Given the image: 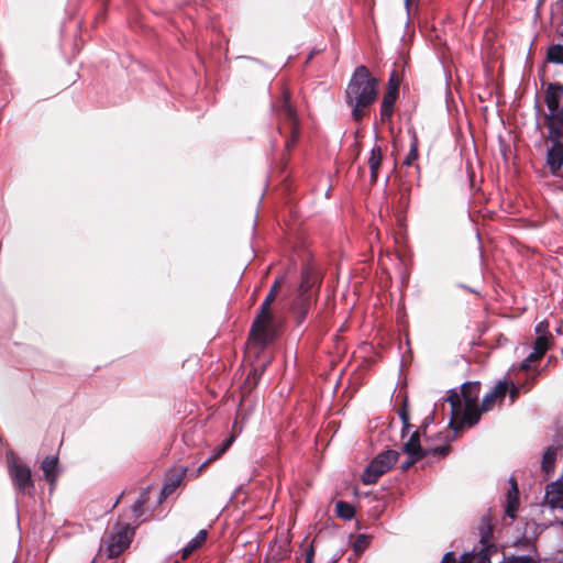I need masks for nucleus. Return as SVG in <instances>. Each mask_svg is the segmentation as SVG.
Here are the masks:
<instances>
[{"label": "nucleus", "instance_id": "c9c22d12", "mask_svg": "<svg viewBox=\"0 0 563 563\" xmlns=\"http://www.w3.org/2000/svg\"><path fill=\"white\" fill-rule=\"evenodd\" d=\"M508 391H509L510 400H511V402H514L518 398V396H519L520 386L511 384V386H510Z\"/></svg>", "mask_w": 563, "mask_h": 563}, {"label": "nucleus", "instance_id": "f704fd0d", "mask_svg": "<svg viewBox=\"0 0 563 563\" xmlns=\"http://www.w3.org/2000/svg\"><path fill=\"white\" fill-rule=\"evenodd\" d=\"M444 400L441 404H435L432 415L424 418L421 428L426 429L430 423L433 422L434 415L438 411L439 406H444Z\"/></svg>", "mask_w": 563, "mask_h": 563}, {"label": "nucleus", "instance_id": "2eb2a0df", "mask_svg": "<svg viewBox=\"0 0 563 563\" xmlns=\"http://www.w3.org/2000/svg\"><path fill=\"white\" fill-rule=\"evenodd\" d=\"M208 532L206 529H201L181 550V559H187L195 550L202 545L207 540Z\"/></svg>", "mask_w": 563, "mask_h": 563}, {"label": "nucleus", "instance_id": "2f4dec72", "mask_svg": "<svg viewBox=\"0 0 563 563\" xmlns=\"http://www.w3.org/2000/svg\"><path fill=\"white\" fill-rule=\"evenodd\" d=\"M534 331L538 334V336L552 338V335L549 333V323L547 321H540L539 323H537Z\"/></svg>", "mask_w": 563, "mask_h": 563}, {"label": "nucleus", "instance_id": "e433bc0d", "mask_svg": "<svg viewBox=\"0 0 563 563\" xmlns=\"http://www.w3.org/2000/svg\"><path fill=\"white\" fill-rule=\"evenodd\" d=\"M313 558H314V550H313L312 544H310L305 550V563H313Z\"/></svg>", "mask_w": 563, "mask_h": 563}, {"label": "nucleus", "instance_id": "9b49d317", "mask_svg": "<svg viewBox=\"0 0 563 563\" xmlns=\"http://www.w3.org/2000/svg\"><path fill=\"white\" fill-rule=\"evenodd\" d=\"M548 164L553 173L563 166V143L555 141L548 151Z\"/></svg>", "mask_w": 563, "mask_h": 563}, {"label": "nucleus", "instance_id": "a19ab883", "mask_svg": "<svg viewBox=\"0 0 563 563\" xmlns=\"http://www.w3.org/2000/svg\"><path fill=\"white\" fill-rule=\"evenodd\" d=\"M394 90V96L398 95V84L394 82L393 78L389 79L387 91Z\"/></svg>", "mask_w": 563, "mask_h": 563}, {"label": "nucleus", "instance_id": "0eeeda50", "mask_svg": "<svg viewBox=\"0 0 563 563\" xmlns=\"http://www.w3.org/2000/svg\"><path fill=\"white\" fill-rule=\"evenodd\" d=\"M9 475L13 483V486L18 490L19 494H31L34 489V484L32 481L31 470L27 465L18 462L12 459L9 462Z\"/></svg>", "mask_w": 563, "mask_h": 563}, {"label": "nucleus", "instance_id": "a878e982", "mask_svg": "<svg viewBox=\"0 0 563 563\" xmlns=\"http://www.w3.org/2000/svg\"><path fill=\"white\" fill-rule=\"evenodd\" d=\"M497 399H503L508 391V383L498 380V383L489 390Z\"/></svg>", "mask_w": 563, "mask_h": 563}, {"label": "nucleus", "instance_id": "7c9ffc66", "mask_svg": "<svg viewBox=\"0 0 563 563\" xmlns=\"http://www.w3.org/2000/svg\"><path fill=\"white\" fill-rule=\"evenodd\" d=\"M145 505L142 504V501H137L135 500L132 505V511L134 514V522L136 525H140L142 522V520L140 519L143 515V508H144Z\"/></svg>", "mask_w": 563, "mask_h": 563}, {"label": "nucleus", "instance_id": "1a4fd4ad", "mask_svg": "<svg viewBox=\"0 0 563 563\" xmlns=\"http://www.w3.org/2000/svg\"><path fill=\"white\" fill-rule=\"evenodd\" d=\"M134 533V528L129 523L119 526L114 531L106 547L108 558L113 559L119 556L130 544L131 538Z\"/></svg>", "mask_w": 563, "mask_h": 563}, {"label": "nucleus", "instance_id": "4be33fe9", "mask_svg": "<svg viewBox=\"0 0 563 563\" xmlns=\"http://www.w3.org/2000/svg\"><path fill=\"white\" fill-rule=\"evenodd\" d=\"M335 511L338 517L344 520H350L355 516L354 507L351 504L343 500H340L335 504Z\"/></svg>", "mask_w": 563, "mask_h": 563}, {"label": "nucleus", "instance_id": "f257e3e1", "mask_svg": "<svg viewBox=\"0 0 563 563\" xmlns=\"http://www.w3.org/2000/svg\"><path fill=\"white\" fill-rule=\"evenodd\" d=\"M345 98L352 108V118L360 121L377 98V79L371 76L367 67L361 65L355 68L346 87Z\"/></svg>", "mask_w": 563, "mask_h": 563}, {"label": "nucleus", "instance_id": "412c9836", "mask_svg": "<svg viewBox=\"0 0 563 563\" xmlns=\"http://www.w3.org/2000/svg\"><path fill=\"white\" fill-rule=\"evenodd\" d=\"M409 132L411 133V142L409 153L404 159V165L406 166H412L413 162L418 158V137L413 130H409Z\"/></svg>", "mask_w": 563, "mask_h": 563}, {"label": "nucleus", "instance_id": "09e8293b", "mask_svg": "<svg viewBox=\"0 0 563 563\" xmlns=\"http://www.w3.org/2000/svg\"><path fill=\"white\" fill-rule=\"evenodd\" d=\"M562 355H563V349H562Z\"/></svg>", "mask_w": 563, "mask_h": 563}, {"label": "nucleus", "instance_id": "20e7f679", "mask_svg": "<svg viewBox=\"0 0 563 563\" xmlns=\"http://www.w3.org/2000/svg\"><path fill=\"white\" fill-rule=\"evenodd\" d=\"M269 301H264L261 305L260 312L254 319L250 335L254 342L265 346L271 343L276 336V327L274 322V314L271 311Z\"/></svg>", "mask_w": 563, "mask_h": 563}, {"label": "nucleus", "instance_id": "6ab92c4d", "mask_svg": "<svg viewBox=\"0 0 563 563\" xmlns=\"http://www.w3.org/2000/svg\"><path fill=\"white\" fill-rule=\"evenodd\" d=\"M554 485L555 489L547 490L549 503L553 508L563 509V486H560L558 482Z\"/></svg>", "mask_w": 563, "mask_h": 563}, {"label": "nucleus", "instance_id": "c85d7f7f", "mask_svg": "<svg viewBox=\"0 0 563 563\" xmlns=\"http://www.w3.org/2000/svg\"><path fill=\"white\" fill-rule=\"evenodd\" d=\"M369 544V538L365 534L357 536L355 542H354V550L355 552L360 553L364 551Z\"/></svg>", "mask_w": 563, "mask_h": 563}, {"label": "nucleus", "instance_id": "79ce46f5", "mask_svg": "<svg viewBox=\"0 0 563 563\" xmlns=\"http://www.w3.org/2000/svg\"><path fill=\"white\" fill-rule=\"evenodd\" d=\"M531 362H527V357L520 363L519 368L521 371H528L531 367Z\"/></svg>", "mask_w": 563, "mask_h": 563}, {"label": "nucleus", "instance_id": "4c0bfd02", "mask_svg": "<svg viewBox=\"0 0 563 563\" xmlns=\"http://www.w3.org/2000/svg\"><path fill=\"white\" fill-rule=\"evenodd\" d=\"M543 355H544L543 353L537 352V350L533 349V351L528 354L527 362L534 363V362L539 361L540 358H542Z\"/></svg>", "mask_w": 563, "mask_h": 563}, {"label": "nucleus", "instance_id": "39448f33", "mask_svg": "<svg viewBox=\"0 0 563 563\" xmlns=\"http://www.w3.org/2000/svg\"><path fill=\"white\" fill-rule=\"evenodd\" d=\"M273 111L276 115L289 125V137L285 141L286 150H290L295 146L300 131H299V119L292 104L290 103V95L287 90L283 91V96L278 103L273 104Z\"/></svg>", "mask_w": 563, "mask_h": 563}, {"label": "nucleus", "instance_id": "49530a36", "mask_svg": "<svg viewBox=\"0 0 563 563\" xmlns=\"http://www.w3.org/2000/svg\"><path fill=\"white\" fill-rule=\"evenodd\" d=\"M278 131H279L280 134H284V130H283L282 125H278Z\"/></svg>", "mask_w": 563, "mask_h": 563}, {"label": "nucleus", "instance_id": "dca6fc26", "mask_svg": "<svg viewBox=\"0 0 563 563\" xmlns=\"http://www.w3.org/2000/svg\"><path fill=\"white\" fill-rule=\"evenodd\" d=\"M57 464L58 459L56 456H46L41 465L44 476L51 485H53L57 479Z\"/></svg>", "mask_w": 563, "mask_h": 563}, {"label": "nucleus", "instance_id": "473e14b6", "mask_svg": "<svg viewBox=\"0 0 563 563\" xmlns=\"http://www.w3.org/2000/svg\"><path fill=\"white\" fill-rule=\"evenodd\" d=\"M427 451H428V454L431 453L433 456H445L449 453L450 448L440 445V446H437V448H433V449L427 450Z\"/></svg>", "mask_w": 563, "mask_h": 563}, {"label": "nucleus", "instance_id": "bb28decb", "mask_svg": "<svg viewBox=\"0 0 563 563\" xmlns=\"http://www.w3.org/2000/svg\"><path fill=\"white\" fill-rule=\"evenodd\" d=\"M551 339L552 338H549V336H537L534 344H533V349L537 350V352H541V353L545 354V352L550 347Z\"/></svg>", "mask_w": 563, "mask_h": 563}, {"label": "nucleus", "instance_id": "c756f323", "mask_svg": "<svg viewBox=\"0 0 563 563\" xmlns=\"http://www.w3.org/2000/svg\"><path fill=\"white\" fill-rule=\"evenodd\" d=\"M284 280V277L280 276V277H277L274 282V284L272 285L271 287V290L267 294V296L265 297V300L266 301H269V302H273L275 300V297L277 295V291H278V287L279 285L283 283Z\"/></svg>", "mask_w": 563, "mask_h": 563}, {"label": "nucleus", "instance_id": "37998d69", "mask_svg": "<svg viewBox=\"0 0 563 563\" xmlns=\"http://www.w3.org/2000/svg\"><path fill=\"white\" fill-rule=\"evenodd\" d=\"M377 176H378V172H375L374 174H371V180L373 183H376L377 181Z\"/></svg>", "mask_w": 563, "mask_h": 563}, {"label": "nucleus", "instance_id": "c03bdc74", "mask_svg": "<svg viewBox=\"0 0 563 563\" xmlns=\"http://www.w3.org/2000/svg\"><path fill=\"white\" fill-rule=\"evenodd\" d=\"M123 496V493H121V495L117 498V500L114 501V504L112 505V509L115 508L118 506V504L120 503L121 498Z\"/></svg>", "mask_w": 563, "mask_h": 563}, {"label": "nucleus", "instance_id": "f3484780", "mask_svg": "<svg viewBox=\"0 0 563 563\" xmlns=\"http://www.w3.org/2000/svg\"><path fill=\"white\" fill-rule=\"evenodd\" d=\"M186 470L183 468L177 473L169 474L167 479L165 481L163 487H162V495L163 497L168 496L172 494L181 483L184 476H185Z\"/></svg>", "mask_w": 563, "mask_h": 563}, {"label": "nucleus", "instance_id": "b1692460", "mask_svg": "<svg viewBox=\"0 0 563 563\" xmlns=\"http://www.w3.org/2000/svg\"><path fill=\"white\" fill-rule=\"evenodd\" d=\"M233 437H231L230 439L225 440L217 450L216 452L209 457L198 468V472H200L207 464H209L210 462H212L213 460H217L218 457H220L232 444L233 442Z\"/></svg>", "mask_w": 563, "mask_h": 563}, {"label": "nucleus", "instance_id": "ea45409f", "mask_svg": "<svg viewBox=\"0 0 563 563\" xmlns=\"http://www.w3.org/2000/svg\"><path fill=\"white\" fill-rule=\"evenodd\" d=\"M441 563H456L455 555L453 554V552H446Z\"/></svg>", "mask_w": 563, "mask_h": 563}, {"label": "nucleus", "instance_id": "6e6552de", "mask_svg": "<svg viewBox=\"0 0 563 563\" xmlns=\"http://www.w3.org/2000/svg\"><path fill=\"white\" fill-rule=\"evenodd\" d=\"M312 305V295L310 292L308 276H302V282L298 288V296L294 302L292 311L296 317L297 325H301Z\"/></svg>", "mask_w": 563, "mask_h": 563}, {"label": "nucleus", "instance_id": "5701e85b", "mask_svg": "<svg viewBox=\"0 0 563 563\" xmlns=\"http://www.w3.org/2000/svg\"><path fill=\"white\" fill-rule=\"evenodd\" d=\"M380 164H382V151H380V147L375 146L372 148L371 156L368 159L371 174L378 172Z\"/></svg>", "mask_w": 563, "mask_h": 563}, {"label": "nucleus", "instance_id": "a18cd8bd", "mask_svg": "<svg viewBox=\"0 0 563 563\" xmlns=\"http://www.w3.org/2000/svg\"><path fill=\"white\" fill-rule=\"evenodd\" d=\"M410 4H411V0H405V8H406L408 13H409Z\"/></svg>", "mask_w": 563, "mask_h": 563}, {"label": "nucleus", "instance_id": "423d86ee", "mask_svg": "<svg viewBox=\"0 0 563 563\" xmlns=\"http://www.w3.org/2000/svg\"><path fill=\"white\" fill-rule=\"evenodd\" d=\"M400 453L395 450H386L375 456L362 473L364 485L376 484L380 476L387 473L398 461Z\"/></svg>", "mask_w": 563, "mask_h": 563}, {"label": "nucleus", "instance_id": "393cba45", "mask_svg": "<svg viewBox=\"0 0 563 563\" xmlns=\"http://www.w3.org/2000/svg\"><path fill=\"white\" fill-rule=\"evenodd\" d=\"M399 418L401 420V423H402V429H401V437H405V434L410 430L411 428V424H410V417H409V411L407 409V406L404 405L400 410H399Z\"/></svg>", "mask_w": 563, "mask_h": 563}, {"label": "nucleus", "instance_id": "a211bd4d", "mask_svg": "<svg viewBox=\"0 0 563 563\" xmlns=\"http://www.w3.org/2000/svg\"><path fill=\"white\" fill-rule=\"evenodd\" d=\"M556 451H558V449H556L555 445H550V446L547 448V450L543 453V456H542V470L547 474L552 472L553 468H554L555 459H556Z\"/></svg>", "mask_w": 563, "mask_h": 563}, {"label": "nucleus", "instance_id": "72a5a7b5", "mask_svg": "<svg viewBox=\"0 0 563 563\" xmlns=\"http://www.w3.org/2000/svg\"><path fill=\"white\" fill-rule=\"evenodd\" d=\"M410 457L402 462L401 464V471L402 472H406L407 470H409L416 462H418L419 460H421L422 457H418V455H409Z\"/></svg>", "mask_w": 563, "mask_h": 563}, {"label": "nucleus", "instance_id": "8fccbe9b", "mask_svg": "<svg viewBox=\"0 0 563 563\" xmlns=\"http://www.w3.org/2000/svg\"><path fill=\"white\" fill-rule=\"evenodd\" d=\"M174 563H177V561H176V562H174Z\"/></svg>", "mask_w": 563, "mask_h": 563}, {"label": "nucleus", "instance_id": "aec40b11", "mask_svg": "<svg viewBox=\"0 0 563 563\" xmlns=\"http://www.w3.org/2000/svg\"><path fill=\"white\" fill-rule=\"evenodd\" d=\"M547 60L552 64L563 65V45H551L547 52Z\"/></svg>", "mask_w": 563, "mask_h": 563}, {"label": "nucleus", "instance_id": "cd10ccee", "mask_svg": "<svg viewBox=\"0 0 563 563\" xmlns=\"http://www.w3.org/2000/svg\"><path fill=\"white\" fill-rule=\"evenodd\" d=\"M498 400L490 391H488L484 397H483V400H482V404H481V409L483 412H487L489 411L495 401Z\"/></svg>", "mask_w": 563, "mask_h": 563}, {"label": "nucleus", "instance_id": "f8f14e48", "mask_svg": "<svg viewBox=\"0 0 563 563\" xmlns=\"http://www.w3.org/2000/svg\"><path fill=\"white\" fill-rule=\"evenodd\" d=\"M404 452L408 455H418V457H424L428 455V451H424L420 445V431H415L409 440L404 444Z\"/></svg>", "mask_w": 563, "mask_h": 563}, {"label": "nucleus", "instance_id": "ddd939ff", "mask_svg": "<svg viewBox=\"0 0 563 563\" xmlns=\"http://www.w3.org/2000/svg\"><path fill=\"white\" fill-rule=\"evenodd\" d=\"M510 489L508 490V494H507V506H506V509H505V512L507 514V516L511 519H514L516 517V512H517V509H518V487H517V483L516 481L510 477Z\"/></svg>", "mask_w": 563, "mask_h": 563}, {"label": "nucleus", "instance_id": "9d476101", "mask_svg": "<svg viewBox=\"0 0 563 563\" xmlns=\"http://www.w3.org/2000/svg\"><path fill=\"white\" fill-rule=\"evenodd\" d=\"M479 382H465L461 385L460 401L462 406L478 405Z\"/></svg>", "mask_w": 563, "mask_h": 563}, {"label": "nucleus", "instance_id": "4468645a", "mask_svg": "<svg viewBox=\"0 0 563 563\" xmlns=\"http://www.w3.org/2000/svg\"><path fill=\"white\" fill-rule=\"evenodd\" d=\"M396 98L397 97L394 96V90L386 91L384 93L380 104V120L383 122L389 121L391 119Z\"/></svg>", "mask_w": 563, "mask_h": 563}, {"label": "nucleus", "instance_id": "58836bf2", "mask_svg": "<svg viewBox=\"0 0 563 563\" xmlns=\"http://www.w3.org/2000/svg\"><path fill=\"white\" fill-rule=\"evenodd\" d=\"M148 493L150 487L144 488L136 500L142 501L143 505H146V503L148 501Z\"/></svg>", "mask_w": 563, "mask_h": 563}, {"label": "nucleus", "instance_id": "de8ad7c7", "mask_svg": "<svg viewBox=\"0 0 563 563\" xmlns=\"http://www.w3.org/2000/svg\"><path fill=\"white\" fill-rule=\"evenodd\" d=\"M482 537L484 538L486 536V532L484 531V529L482 528Z\"/></svg>", "mask_w": 563, "mask_h": 563}, {"label": "nucleus", "instance_id": "7ed1b4c3", "mask_svg": "<svg viewBox=\"0 0 563 563\" xmlns=\"http://www.w3.org/2000/svg\"><path fill=\"white\" fill-rule=\"evenodd\" d=\"M562 95L563 88L558 82L549 84L544 95V102L549 110L547 125L550 135L556 140L563 137V107L560 108Z\"/></svg>", "mask_w": 563, "mask_h": 563}, {"label": "nucleus", "instance_id": "f03ea898", "mask_svg": "<svg viewBox=\"0 0 563 563\" xmlns=\"http://www.w3.org/2000/svg\"><path fill=\"white\" fill-rule=\"evenodd\" d=\"M444 402L450 404V428L456 433L465 427L471 428L478 423L481 413L483 412L478 405L462 406L456 389L452 388L448 391Z\"/></svg>", "mask_w": 563, "mask_h": 563}]
</instances>
